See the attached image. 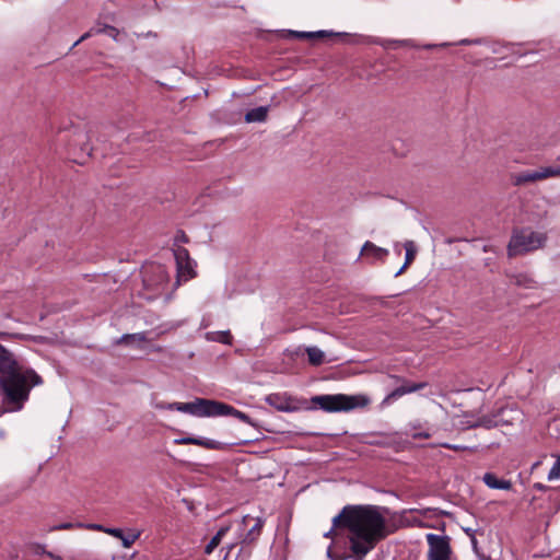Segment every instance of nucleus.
I'll list each match as a JSON object with an SVG mask.
<instances>
[{"instance_id": "nucleus-21", "label": "nucleus", "mask_w": 560, "mask_h": 560, "mask_svg": "<svg viewBox=\"0 0 560 560\" xmlns=\"http://www.w3.org/2000/svg\"><path fill=\"white\" fill-rule=\"evenodd\" d=\"M100 33H107L110 37H113L115 40L117 39V36L119 34V31L110 25H105L102 28H91L88 33L83 34L74 44L73 46H77L79 43L85 40L88 37H90L92 34H100Z\"/></svg>"}, {"instance_id": "nucleus-22", "label": "nucleus", "mask_w": 560, "mask_h": 560, "mask_svg": "<svg viewBox=\"0 0 560 560\" xmlns=\"http://www.w3.org/2000/svg\"><path fill=\"white\" fill-rule=\"evenodd\" d=\"M305 351L307 353L310 364H312L314 366H318L324 363L325 355H324V352L319 348L307 347L305 349Z\"/></svg>"}, {"instance_id": "nucleus-29", "label": "nucleus", "mask_w": 560, "mask_h": 560, "mask_svg": "<svg viewBox=\"0 0 560 560\" xmlns=\"http://www.w3.org/2000/svg\"><path fill=\"white\" fill-rule=\"evenodd\" d=\"M140 536V533H129L127 535H125V533L122 534V538H120L121 540V544L125 548H130L135 541L139 538Z\"/></svg>"}, {"instance_id": "nucleus-23", "label": "nucleus", "mask_w": 560, "mask_h": 560, "mask_svg": "<svg viewBox=\"0 0 560 560\" xmlns=\"http://www.w3.org/2000/svg\"><path fill=\"white\" fill-rule=\"evenodd\" d=\"M229 526L221 527L205 547V553L210 555L219 546L222 537L229 532Z\"/></svg>"}, {"instance_id": "nucleus-51", "label": "nucleus", "mask_w": 560, "mask_h": 560, "mask_svg": "<svg viewBox=\"0 0 560 560\" xmlns=\"http://www.w3.org/2000/svg\"><path fill=\"white\" fill-rule=\"evenodd\" d=\"M0 336H4V334L0 331Z\"/></svg>"}, {"instance_id": "nucleus-46", "label": "nucleus", "mask_w": 560, "mask_h": 560, "mask_svg": "<svg viewBox=\"0 0 560 560\" xmlns=\"http://www.w3.org/2000/svg\"><path fill=\"white\" fill-rule=\"evenodd\" d=\"M43 550H45V548L43 546H38L37 553H43Z\"/></svg>"}, {"instance_id": "nucleus-9", "label": "nucleus", "mask_w": 560, "mask_h": 560, "mask_svg": "<svg viewBox=\"0 0 560 560\" xmlns=\"http://www.w3.org/2000/svg\"><path fill=\"white\" fill-rule=\"evenodd\" d=\"M428 386L427 382L415 383L408 380H404L399 386L392 390L382 401V405H389L404 395L419 392Z\"/></svg>"}, {"instance_id": "nucleus-1", "label": "nucleus", "mask_w": 560, "mask_h": 560, "mask_svg": "<svg viewBox=\"0 0 560 560\" xmlns=\"http://www.w3.org/2000/svg\"><path fill=\"white\" fill-rule=\"evenodd\" d=\"M382 512L388 510L377 505H346L332 518L335 527L348 530L351 552H370L392 533Z\"/></svg>"}, {"instance_id": "nucleus-43", "label": "nucleus", "mask_w": 560, "mask_h": 560, "mask_svg": "<svg viewBox=\"0 0 560 560\" xmlns=\"http://www.w3.org/2000/svg\"><path fill=\"white\" fill-rule=\"evenodd\" d=\"M335 528H336V527L332 525V528H330V530H329V532H327L324 536H325V537H330V536L332 535V533H334V529H335Z\"/></svg>"}, {"instance_id": "nucleus-26", "label": "nucleus", "mask_w": 560, "mask_h": 560, "mask_svg": "<svg viewBox=\"0 0 560 560\" xmlns=\"http://www.w3.org/2000/svg\"><path fill=\"white\" fill-rule=\"evenodd\" d=\"M22 375L25 377V385L30 386V388L43 383V378L34 370H27Z\"/></svg>"}, {"instance_id": "nucleus-14", "label": "nucleus", "mask_w": 560, "mask_h": 560, "mask_svg": "<svg viewBox=\"0 0 560 560\" xmlns=\"http://www.w3.org/2000/svg\"><path fill=\"white\" fill-rule=\"evenodd\" d=\"M249 521H255V524L248 529V532L244 535L242 539V544L244 545H253L255 544L261 535V530L265 524V520L261 517L253 518L249 515H245L242 520L244 525H247Z\"/></svg>"}, {"instance_id": "nucleus-20", "label": "nucleus", "mask_w": 560, "mask_h": 560, "mask_svg": "<svg viewBox=\"0 0 560 560\" xmlns=\"http://www.w3.org/2000/svg\"><path fill=\"white\" fill-rule=\"evenodd\" d=\"M501 421L495 419V416H482L477 421L470 422L467 421L466 428L467 429H475V428H486V429H492L498 425H500Z\"/></svg>"}, {"instance_id": "nucleus-52", "label": "nucleus", "mask_w": 560, "mask_h": 560, "mask_svg": "<svg viewBox=\"0 0 560 560\" xmlns=\"http://www.w3.org/2000/svg\"><path fill=\"white\" fill-rule=\"evenodd\" d=\"M2 413V411H0V415Z\"/></svg>"}, {"instance_id": "nucleus-8", "label": "nucleus", "mask_w": 560, "mask_h": 560, "mask_svg": "<svg viewBox=\"0 0 560 560\" xmlns=\"http://www.w3.org/2000/svg\"><path fill=\"white\" fill-rule=\"evenodd\" d=\"M176 268H177V283L180 280L187 281L196 276L194 267L196 262L190 258L188 249L182 246L173 248Z\"/></svg>"}, {"instance_id": "nucleus-27", "label": "nucleus", "mask_w": 560, "mask_h": 560, "mask_svg": "<svg viewBox=\"0 0 560 560\" xmlns=\"http://www.w3.org/2000/svg\"><path fill=\"white\" fill-rule=\"evenodd\" d=\"M369 443L375 446L390 447L395 444V438L393 435H380Z\"/></svg>"}, {"instance_id": "nucleus-10", "label": "nucleus", "mask_w": 560, "mask_h": 560, "mask_svg": "<svg viewBox=\"0 0 560 560\" xmlns=\"http://www.w3.org/2000/svg\"><path fill=\"white\" fill-rule=\"evenodd\" d=\"M174 443L177 445L191 444V445L205 447L207 450H217V451H222L228 447L226 443H222L219 441L205 439V438H195V436H184V438L175 439Z\"/></svg>"}, {"instance_id": "nucleus-12", "label": "nucleus", "mask_w": 560, "mask_h": 560, "mask_svg": "<svg viewBox=\"0 0 560 560\" xmlns=\"http://www.w3.org/2000/svg\"><path fill=\"white\" fill-rule=\"evenodd\" d=\"M265 401L278 411L292 412L298 410V407L294 405V399L285 394H269L266 396Z\"/></svg>"}, {"instance_id": "nucleus-35", "label": "nucleus", "mask_w": 560, "mask_h": 560, "mask_svg": "<svg viewBox=\"0 0 560 560\" xmlns=\"http://www.w3.org/2000/svg\"><path fill=\"white\" fill-rule=\"evenodd\" d=\"M407 45H408V40H390V42H388L386 47L396 49L398 47H402V46H407Z\"/></svg>"}, {"instance_id": "nucleus-36", "label": "nucleus", "mask_w": 560, "mask_h": 560, "mask_svg": "<svg viewBox=\"0 0 560 560\" xmlns=\"http://www.w3.org/2000/svg\"><path fill=\"white\" fill-rule=\"evenodd\" d=\"M231 335L229 331L221 332V337L218 339V341L223 343H230Z\"/></svg>"}, {"instance_id": "nucleus-19", "label": "nucleus", "mask_w": 560, "mask_h": 560, "mask_svg": "<svg viewBox=\"0 0 560 560\" xmlns=\"http://www.w3.org/2000/svg\"><path fill=\"white\" fill-rule=\"evenodd\" d=\"M269 106H259L245 114L246 122H262L267 119Z\"/></svg>"}, {"instance_id": "nucleus-24", "label": "nucleus", "mask_w": 560, "mask_h": 560, "mask_svg": "<svg viewBox=\"0 0 560 560\" xmlns=\"http://www.w3.org/2000/svg\"><path fill=\"white\" fill-rule=\"evenodd\" d=\"M408 427L409 431L407 434H409L412 439H429L431 436L428 431H420L422 424L419 421L410 422Z\"/></svg>"}, {"instance_id": "nucleus-18", "label": "nucleus", "mask_w": 560, "mask_h": 560, "mask_svg": "<svg viewBox=\"0 0 560 560\" xmlns=\"http://www.w3.org/2000/svg\"><path fill=\"white\" fill-rule=\"evenodd\" d=\"M332 33L327 31L317 32H299V31H287L285 38H298V39H313L331 36Z\"/></svg>"}, {"instance_id": "nucleus-28", "label": "nucleus", "mask_w": 560, "mask_h": 560, "mask_svg": "<svg viewBox=\"0 0 560 560\" xmlns=\"http://www.w3.org/2000/svg\"><path fill=\"white\" fill-rule=\"evenodd\" d=\"M127 339H136L137 342L147 341V332L125 334L115 343H127Z\"/></svg>"}, {"instance_id": "nucleus-41", "label": "nucleus", "mask_w": 560, "mask_h": 560, "mask_svg": "<svg viewBox=\"0 0 560 560\" xmlns=\"http://www.w3.org/2000/svg\"><path fill=\"white\" fill-rule=\"evenodd\" d=\"M90 527L93 529H96V530H102V532H103V529L107 528V527H104L103 525H98V524L90 525Z\"/></svg>"}, {"instance_id": "nucleus-7", "label": "nucleus", "mask_w": 560, "mask_h": 560, "mask_svg": "<svg viewBox=\"0 0 560 560\" xmlns=\"http://www.w3.org/2000/svg\"><path fill=\"white\" fill-rule=\"evenodd\" d=\"M425 538L429 545V560H450L452 548L450 545L451 539L448 536L427 534Z\"/></svg>"}, {"instance_id": "nucleus-5", "label": "nucleus", "mask_w": 560, "mask_h": 560, "mask_svg": "<svg viewBox=\"0 0 560 560\" xmlns=\"http://www.w3.org/2000/svg\"><path fill=\"white\" fill-rule=\"evenodd\" d=\"M217 400L207 398H195L189 402H172L170 410L189 413L195 417H214Z\"/></svg>"}, {"instance_id": "nucleus-16", "label": "nucleus", "mask_w": 560, "mask_h": 560, "mask_svg": "<svg viewBox=\"0 0 560 560\" xmlns=\"http://www.w3.org/2000/svg\"><path fill=\"white\" fill-rule=\"evenodd\" d=\"M404 248L406 250L405 262L402 267L395 273V277L400 276L413 262L417 256L418 248L413 241H406L404 243Z\"/></svg>"}, {"instance_id": "nucleus-34", "label": "nucleus", "mask_w": 560, "mask_h": 560, "mask_svg": "<svg viewBox=\"0 0 560 560\" xmlns=\"http://www.w3.org/2000/svg\"><path fill=\"white\" fill-rule=\"evenodd\" d=\"M74 527V524L72 523H60L58 525H55L50 528V530H63V529H71Z\"/></svg>"}, {"instance_id": "nucleus-45", "label": "nucleus", "mask_w": 560, "mask_h": 560, "mask_svg": "<svg viewBox=\"0 0 560 560\" xmlns=\"http://www.w3.org/2000/svg\"><path fill=\"white\" fill-rule=\"evenodd\" d=\"M44 555H47L50 558H55V556L50 551L43 550Z\"/></svg>"}, {"instance_id": "nucleus-3", "label": "nucleus", "mask_w": 560, "mask_h": 560, "mask_svg": "<svg viewBox=\"0 0 560 560\" xmlns=\"http://www.w3.org/2000/svg\"><path fill=\"white\" fill-rule=\"evenodd\" d=\"M547 238L546 233L535 232L529 228L516 229L508 244V256L515 257L542 248Z\"/></svg>"}, {"instance_id": "nucleus-25", "label": "nucleus", "mask_w": 560, "mask_h": 560, "mask_svg": "<svg viewBox=\"0 0 560 560\" xmlns=\"http://www.w3.org/2000/svg\"><path fill=\"white\" fill-rule=\"evenodd\" d=\"M514 283L517 287H524L526 289H534L536 288V281L532 278H529L527 275L520 273L514 276Z\"/></svg>"}, {"instance_id": "nucleus-30", "label": "nucleus", "mask_w": 560, "mask_h": 560, "mask_svg": "<svg viewBox=\"0 0 560 560\" xmlns=\"http://www.w3.org/2000/svg\"><path fill=\"white\" fill-rule=\"evenodd\" d=\"M560 478V455L557 457L551 469L548 472V479L553 480Z\"/></svg>"}, {"instance_id": "nucleus-48", "label": "nucleus", "mask_w": 560, "mask_h": 560, "mask_svg": "<svg viewBox=\"0 0 560 560\" xmlns=\"http://www.w3.org/2000/svg\"><path fill=\"white\" fill-rule=\"evenodd\" d=\"M327 556H328L330 559L332 558V555H331L330 549H328V551H327Z\"/></svg>"}, {"instance_id": "nucleus-38", "label": "nucleus", "mask_w": 560, "mask_h": 560, "mask_svg": "<svg viewBox=\"0 0 560 560\" xmlns=\"http://www.w3.org/2000/svg\"><path fill=\"white\" fill-rule=\"evenodd\" d=\"M388 378L394 381L396 384H400L405 378L402 376L396 375V374H389Z\"/></svg>"}, {"instance_id": "nucleus-32", "label": "nucleus", "mask_w": 560, "mask_h": 560, "mask_svg": "<svg viewBox=\"0 0 560 560\" xmlns=\"http://www.w3.org/2000/svg\"><path fill=\"white\" fill-rule=\"evenodd\" d=\"M439 445L441 447H444V448H447V450H452V451H456V452L469 450L468 446L458 445V444L440 443Z\"/></svg>"}, {"instance_id": "nucleus-13", "label": "nucleus", "mask_w": 560, "mask_h": 560, "mask_svg": "<svg viewBox=\"0 0 560 560\" xmlns=\"http://www.w3.org/2000/svg\"><path fill=\"white\" fill-rule=\"evenodd\" d=\"M220 416H231V417H234V418L238 419L240 421L245 422L252 427H256V423L252 420V418L248 415H246L245 412H243L241 410H237L236 408H234L231 405H228L225 402L217 400L215 409H214V417H220Z\"/></svg>"}, {"instance_id": "nucleus-47", "label": "nucleus", "mask_w": 560, "mask_h": 560, "mask_svg": "<svg viewBox=\"0 0 560 560\" xmlns=\"http://www.w3.org/2000/svg\"><path fill=\"white\" fill-rule=\"evenodd\" d=\"M158 271H159V273H160L161 276H162V275H164V270H163V268H162V267H158Z\"/></svg>"}, {"instance_id": "nucleus-33", "label": "nucleus", "mask_w": 560, "mask_h": 560, "mask_svg": "<svg viewBox=\"0 0 560 560\" xmlns=\"http://www.w3.org/2000/svg\"><path fill=\"white\" fill-rule=\"evenodd\" d=\"M103 532L118 539L122 538L124 534L122 529L114 527H107L106 529H103Z\"/></svg>"}, {"instance_id": "nucleus-15", "label": "nucleus", "mask_w": 560, "mask_h": 560, "mask_svg": "<svg viewBox=\"0 0 560 560\" xmlns=\"http://www.w3.org/2000/svg\"><path fill=\"white\" fill-rule=\"evenodd\" d=\"M388 254L389 253L386 248L376 246L370 241H366L361 248V255L370 262H374L376 260L385 261Z\"/></svg>"}, {"instance_id": "nucleus-4", "label": "nucleus", "mask_w": 560, "mask_h": 560, "mask_svg": "<svg viewBox=\"0 0 560 560\" xmlns=\"http://www.w3.org/2000/svg\"><path fill=\"white\" fill-rule=\"evenodd\" d=\"M311 401L326 412L350 411L370 404V399L364 395L346 394L317 395L312 397Z\"/></svg>"}, {"instance_id": "nucleus-11", "label": "nucleus", "mask_w": 560, "mask_h": 560, "mask_svg": "<svg viewBox=\"0 0 560 560\" xmlns=\"http://www.w3.org/2000/svg\"><path fill=\"white\" fill-rule=\"evenodd\" d=\"M70 145L74 152L79 148L80 156L83 158L82 160L74 159L77 163L84 164L85 159L91 156L92 148L89 144V136L85 131L79 130L74 132Z\"/></svg>"}, {"instance_id": "nucleus-44", "label": "nucleus", "mask_w": 560, "mask_h": 560, "mask_svg": "<svg viewBox=\"0 0 560 560\" xmlns=\"http://www.w3.org/2000/svg\"><path fill=\"white\" fill-rule=\"evenodd\" d=\"M133 342H136V339H127V343H124V345L131 346Z\"/></svg>"}, {"instance_id": "nucleus-31", "label": "nucleus", "mask_w": 560, "mask_h": 560, "mask_svg": "<svg viewBox=\"0 0 560 560\" xmlns=\"http://www.w3.org/2000/svg\"><path fill=\"white\" fill-rule=\"evenodd\" d=\"M189 242V237L183 230H178L174 237V248L179 246L180 243L186 244Z\"/></svg>"}, {"instance_id": "nucleus-39", "label": "nucleus", "mask_w": 560, "mask_h": 560, "mask_svg": "<svg viewBox=\"0 0 560 560\" xmlns=\"http://www.w3.org/2000/svg\"><path fill=\"white\" fill-rule=\"evenodd\" d=\"M170 404H171V402H164V401H161V402H158V404L155 405V407H156L158 409H167V410H170V407H168V406H170Z\"/></svg>"}, {"instance_id": "nucleus-40", "label": "nucleus", "mask_w": 560, "mask_h": 560, "mask_svg": "<svg viewBox=\"0 0 560 560\" xmlns=\"http://www.w3.org/2000/svg\"><path fill=\"white\" fill-rule=\"evenodd\" d=\"M354 555V560H363V558L369 553V552H364V553H360V552H352Z\"/></svg>"}, {"instance_id": "nucleus-2", "label": "nucleus", "mask_w": 560, "mask_h": 560, "mask_svg": "<svg viewBox=\"0 0 560 560\" xmlns=\"http://www.w3.org/2000/svg\"><path fill=\"white\" fill-rule=\"evenodd\" d=\"M20 372L12 352L0 343V389L8 411H19L30 396V386Z\"/></svg>"}, {"instance_id": "nucleus-49", "label": "nucleus", "mask_w": 560, "mask_h": 560, "mask_svg": "<svg viewBox=\"0 0 560 560\" xmlns=\"http://www.w3.org/2000/svg\"><path fill=\"white\" fill-rule=\"evenodd\" d=\"M331 560H345V558H336V557H332Z\"/></svg>"}, {"instance_id": "nucleus-17", "label": "nucleus", "mask_w": 560, "mask_h": 560, "mask_svg": "<svg viewBox=\"0 0 560 560\" xmlns=\"http://www.w3.org/2000/svg\"><path fill=\"white\" fill-rule=\"evenodd\" d=\"M482 479L491 489L510 490L512 488V482L510 480L499 479L491 472L485 474Z\"/></svg>"}, {"instance_id": "nucleus-50", "label": "nucleus", "mask_w": 560, "mask_h": 560, "mask_svg": "<svg viewBox=\"0 0 560 560\" xmlns=\"http://www.w3.org/2000/svg\"><path fill=\"white\" fill-rule=\"evenodd\" d=\"M155 350H156V351H161V350H162V348H161V347H156V348H155Z\"/></svg>"}, {"instance_id": "nucleus-6", "label": "nucleus", "mask_w": 560, "mask_h": 560, "mask_svg": "<svg viewBox=\"0 0 560 560\" xmlns=\"http://www.w3.org/2000/svg\"><path fill=\"white\" fill-rule=\"evenodd\" d=\"M550 177H560V166H541L538 170H526L512 175L514 186L544 180Z\"/></svg>"}, {"instance_id": "nucleus-37", "label": "nucleus", "mask_w": 560, "mask_h": 560, "mask_svg": "<svg viewBox=\"0 0 560 560\" xmlns=\"http://www.w3.org/2000/svg\"><path fill=\"white\" fill-rule=\"evenodd\" d=\"M480 39H462L458 44L459 45H472V44H480Z\"/></svg>"}, {"instance_id": "nucleus-42", "label": "nucleus", "mask_w": 560, "mask_h": 560, "mask_svg": "<svg viewBox=\"0 0 560 560\" xmlns=\"http://www.w3.org/2000/svg\"><path fill=\"white\" fill-rule=\"evenodd\" d=\"M534 488L539 490V491H542L546 489V486H544L542 483H535L534 485Z\"/></svg>"}]
</instances>
